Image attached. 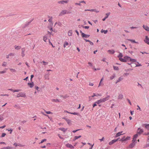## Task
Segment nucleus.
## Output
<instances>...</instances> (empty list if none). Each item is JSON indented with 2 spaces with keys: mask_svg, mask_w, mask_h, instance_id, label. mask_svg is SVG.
<instances>
[{
  "mask_svg": "<svg viewBox=\"0 0 149 149\" xmlns=\"http://www.w3.org/2000/svg\"><path fill=\"white\" fill-rule=\"evenodd\" d=\"M120 61L124 62H131V63L134 62L136 61V59L131 58L129 56H124L123 58H120Z\"/></svg>",
  "mask_w": 149,
  "mask_h": 149,
  "instance_id": "1",
  "label": "nucleus"
},
{
  "mask_svg": "<svg viewBox=\"0 0 149 149\" xmlns=\"http://www.w3.org/2000/svg\"><path fill=\"white\" fill-rule=\"evenodd\" d=\"M109 96H108L107 97L103 98L102 99H100L99 100H97L95 102L97 104H99L102 102H104L108 100L109 99Z\"/></svg>",
  "mask_w": 149,
  "mask_h": 149,
  "instance_id": "2",
  "label": "nucleus"
},
{
  "mask_svg": "<svg viewBox=\"0 0 149 149\" xmlns=\"http://www.w3.org/2000/svg\"><path fill=\"white\" fill-rule=\"evenodd\" d=\"M26 97V95L25 94L22 92L19 93L17 95V97Z\"/></svg>",
  "mask_w": 149,
  "mask_h": 149,
  "instance_id": "3",
  "label": "nucleus"
},
{
  "mask_svg": "<svg viewBox=\"0 0 149 149\" xmlns=\"http://www.w3.org/2000/svg\"><path fill=\"white\" fill-rule=\"evenodd\" d=\"M132 143L130 144L129 146V148H132L134 147L136 143V142H135V141L134 140H132Z\"/></svg>",
  "mask_w": 149,
  "mask_h": 149,
  "instance_id": "4",
  "label": "nucleus"
},
{
  "mask_svg": "<svg viewBox=\"0 0 149 149\" xmlns=\"http://www.w3.org/2000/svg\"><path fill=\"white\" fill-rule=\"evenodd\" d=\"M118 139H114L112 140L111 141H110L109 143V145H111L114 143L116 142V141H118Z\"/></svg>",
  "mask_w": 149,
  "mask_h": 149,
  "instance_id": "5",
  "label": "nucleus"
},
{
  "mask_svg": "<svg viewBox=\"0 0 149 149\" xmlns=\"http://www.w3.org/2000/svg\"><path fill=\"white\" fill-rule=\"evenodd\" d=\"M144 41L145 42L149 45V38L148 36H146L145 39L144 40Z\"/></svg>",
  "mask_w": 149,
  "mask_h": 149,
  "instance_id": "6",
  "label": "nucleus"
},
{
  "mask_svg": "<svg viewBox=\"0 0 149 149\" xmlns=\"http://www.w3.org/2000/svg\"><path fill=\"white\" fill-rule=\"evenodd\" d=\"M143 132V130L142 129L139 128L137 130V134H140Z\"/></svg>",
  "mask_w": 149,
  "mask_h": 149,
  "instance_id": "7",
  "label": "nucleus"
},
{
  "mask_svg": "<svg viewBox=\"0 0 149 149\" xmlns=\"http://www.w3.org/2000/svg\"><path fill=\"white\" fill-rule=\"evenodd\" d=\"M66 146L71 149H73L74 148V146H73L72 145L69 143L66 144Z\"/></svg>",
  "mask_w": 149,
  "mask_h": 149,
  "instance_id": "8",
  "label": "nucleus"
},
{
  "mask_svg": "<svg viewBox=\"0 0 149 149\" xmlns=\"http://www.w3.org/2000/svg\"><path fill=\"white\" fill-rule=\"evenodd\" d=\"M68 13L67 12V11L66 10H62L60 13L61 15H65L66 13Z\"/></svg>",
  "mask_w": 149,
  "mask_h": 149,
  "instance_id": "9",
  "label": "nucleus"
},
{
  "mask_svg": "<svg viewBox=\"0 0 149 149\" xmlns=\"http://www.w3.org/2000/svg\"><path fill=\"white\" fill-rule=\"evenodd\" d=\"M1 149H15L14 148L12 147L9 146L4 147L1 148Z\"/></svg>",
  "mask_w": 149,
  "mask_h": 149,
  "instance_id": "10",
  "label": "nucleus"
},
{
  "mask_svg": "<svg viewBox=\"0 0 149 149\" xmlns=\"http://www.w3.org/2000/svg\"><path fill=\"white\" fill-rule=\"evenodd\" d=\"M65 119L67 123L69 125H70L72 124V121L71 120L68 119L67 118H65Z\"/></svg>",
  "mask_w": 149,
  "mask_h": 149,
  "instance_id": "11",
  "label": "nucleus"
},
{
  "mask_svg": "<svg viewBox=\"0 0 149 149\" xmlns=\"http://www.w3.org/2000/svg\"><path fill=\"white\" fill-rule=\"evenodd\" d=\"M89 35L86 34L84 33H82V36L83 38H88L89 37Z\"/></svg>",
  "mask_w": 149,
  "mask_h": 149,
  "instance_id": "12",
  "label": "nucleus"
},
{
  "mask_svg": "<svg viewBox=\"0 0 149 149\" xmlns=\"http://www.w3.org/2000/svg\"><path fill=\"white\" fill-rule=\"evenodd\" d=\"M81 135L79 136H75L73 139V141H74L77 139L81 138Z\"/></svg>",
  "mask_w": 149,
  "mask_h": 149,
  "instance_id": "13",
  "label": "nucleus"
},
{
  "mask_svg": "<svg viewBox=\"0 0 149 149\" xmlns=\"http://www.w3.org/2000/svg\"><path fill=\"white\" fill-rule=\"evenodd\" d=\"M143 27L147 31H149V27L147 26H145L143 25Z\"/></svg>",
  "mask_w": 149,
  "mask_h": 149,
  "instance_id": "14",
  "label": "nucleus"
},
{
  "mask_svg": "<svg viewBox=\"0 0 149 149\" xmlns=\"http://www.w3.org/2000/svg\"><path fill=\"white\" fill-rule=\"evenodd\" d=\"M110 13H107L106 14V16L102 19V20L103 21H104L109 16V15Z\"/></svg>",
  "mask_w": 149,
  "mask_h": 149,
  "instance_id": "15",
  "label": "nucleus"
},
{
  "mask_svg": "<svg viewBox=\"0 0 149 149\" xmlns=\"http://www.w3.org/2000/svg\"><path fill=\"white\" fill-rule=\"evenodd\" d=\"M59 129L62 131L63 132H65L67 130V128H59Z\"/></svg>",
  "mask_w": 149,
  "mask_h": 149,
  "instance_id": "16",
  "label": "nucleus"
},
{
  "mask_svg": "<svg viewBox=\"0 0 149 149\" xmlns=\"http://www.w3.org/2000/svg\"><path fill=\"white\" fill-rule=\"evenodd\" d=\"M138 134H135L133 137V140H134L135 141H136V138L138 137Z\"/></svg>",
  "mask_w": 149,
  "mask_h": 149,
  "instance_id": "17",
  "label": "nucleus"
},
{
  "mask_svg": "<svg viewBox=\"0 0 149 149\" xmlns=\"http://www.w3.org/2000/svg\"><path fill=\"white\" fill-rule=\"evenodd\" d=\"M69 43L67 42V41H65L64 42V44H63V47L65 48L66 47V46H68L69 45Z\"/></svg>",
  "mask_w": 149,
  "mask_h": 149,
  "instance_id": "18",
  "label": "nucleus"
},
{
  "mask_svg": "<svg viewBox=\"0 0 149 149\" xmlns=\"http://www.w3.org/2000/svg\"><path fill=\"white\" fill-rule=\"evenodd\" d=\"M28 85L30 88H32L34 86L33 83V82L32 83H28Z\"/></svg>",
  "mask_w": 149,
  "mask_h": 149,
  "instance_id": "19",
  "label": "nucleus"
},
{
  "mask_svg": "<svg viewBox=\"0 0 149 149\" xmlns=\"http://www.w3.org/2000/svg\"><path fill=\"white\" fill-rule=\"evenodd\" d=\"M108 52L110 54H113L114 53L115 51L113 50H109Z\"/></svg>",
  "mask_w": 149,
  "mask_h": 149,
  "instance_id": "20",
  "label": "nucleus"
},
{
  "mask_svg": "<svg viewBox=\"0 0 149 149\" xmlns=\"http://www.w3.org/2000/svg\"><path fill=\"white\" fill-rule=\"evenodd\" d=\"M123 132L122 131L121 132H119L118 133H117L116 134V137H118V136H120L121 135L123 134H121Z\"/></svg>",
  "mask_w": 149,
  "mask_h": 149,
  "instance_id": "21",
  "label": "nucleus"
},
{
  "mask_svg": "<svg viewBox=\"0 0 149 149\" xmlns=\"http://www.w3.org/2000/svg\"><path fill=\"white\" fill-rule=\"evenodd\" d=\"M72 30H70L68 32V35L69 36H72Z\"/></svg>",
  "mask_w": 149,
  "mask_h": 149,
  "instance_id": "22",
  "label": "nucleus"
},
{
  "mask_svg": "<svg viewBox=\"0 0 149 149\" xmlns=\"http://www.w3.org/2000/svg\"><path fill=\"white\" fill-rule=\"evenodd\" d=\"M51 101L52 102H59V100L57 99H52L51 100Z\"/></svg>",
  "mask_w": 149,
  "mask_h": 149,
  "instance_id": "23",
  "label": "nucleus"
},
{
  "mask_svg": "<svg viewBox=\"0 0 149 149\" xmlns=\"http://www.w3.org/2000/svg\"><path fill=\"white\" fill-rule=\"evenodd\" d=\"M68 2V1H60L58 2V3H61L62 4H63L64 3H67Z\"/></svg>",
  "mask_w": 149,
  "mask_h": 149,
  "instance_id": "24",
  "label": "nucleus"
},
{
  "mask_svg": "<svg viewBox=\"0 0 149 149\" xmlns=\"http://www.w3.org/2000/svg\"><path fill=\"white\" fill-rule=\"evenodd\" d=\"M123 56V55L121 53H120L119 55L118 56V57L119 58V59L120 60V58H122V57Z\"/></svg>",
  "mask_w": 149,
  "mask_h": 149,
  "instance_id": "25",
  "label": "nucleus"
},
{
  "mask_svg": "<svg viewBox=\"0 0 149 149\" xmlns=\"http://www.w3.org/2000/svg\"><path fill=\"white\" fill-rule=\"evenodd\" d=\"M123 79V78L122 77H120L117 80L116 83L121 81Z\"/></svg>",
  "mask_w": 149,
  "mask_h": 149,
  "instance_id": "26",
  "label": "nucleus"
},
{
  "mask_svg": "<svg viewBox=\"0 0 149 149\" xmlns=\"http://www.w3.org/2000/svg\"><path fill=\"white\" fill-rule=\"evenodd\" d=\"M15 47L16 49L19 50L21 48V47L20 46H15Z\"/></svg>",
  "mask_w": 149,
  "mask_h": 149,
  "instance_id": "27",
  "label": "nucleus"
},
{
  "mask_svg": "<svg viewBox=\"0 0 149 149\" xmlns=\"http://www.w3.org/2000/svg\"><path fill=\"white\" fill-rule=\"evenodd\" d=\"M9 70L10 71L12 72H16V70L13 68H10Z\"/></svg>",
  "mask_w": 149,
  "mask_h": 149,
  "instance_id": "28",
  "label": "nucleus"
},
{
  "mask_svg": "<svg viewBox=\"0 0 149 149\" xmlns=\"http://www.w3.org/2000/svg\"><path fill=\"white\" fill-rule=\"evenodd\" d=\"M128 40L131 41V42L138 44V42L135 41L134 40H131V39H128Z\"/></svg>",
  "mask_w": 149,
  "mask_h": 149,
  "instance_id": "29",
  "label": "nucleus"
},
{
  "mask_svg": "<svg viewBox=\"0 0 149 149\" xmlns=\"http://www.w3.org/2000/svg\"><path fill=\"white\" fill-rule=\"evenodd\" d=\"M88 144L90 146V148H89V149H92L93 148V147L94 146V144H91L90 143H88Z\"/></svg>",
  "mask_w": 149,
  "mask_h": 149,
  "instance_id": "30",
  "label": "nucleus"
},
{
  "mask_svg": "<svg viewBox=\"0 0 149 149\" xmlns=\"http://www.w3.org/2000/svg\"><path fill=\"white\" fill-rule=\"evenodd\" d=\"M125 136H124L122 138V139H120L119 140V141H121L122 142H123L125 141Z\"/></svg>",
  "mask_w": 149,
  "mask_h": 149,
  "instance_id": "31",
  "label": "nucleus"
},
{
  "mask_svg": "<svg viewBox=\"0 0 149 149\" xmlns=\"http://www.w3.org/2000/svg\"><path fill=\"white\" fill-rule=\"evenodd\" d=\"M144 125L145 127L148 130H149V124H145Z\"/></svg>",
  "mask_w": 149,
  "mask_h": 149,
  "instance_id": "32",
  "label": "nucleus"
},
{
  "mask_svg": "<svg viewBox=\"0 0 149 149\" xmlns=\"http://www.w3.org/2000/svg\"><path fill=\"white\" fill-rule=\"evenodd\" d=\"M43 40L45 42H47V38L46 36H45L43 37Z\"/></svg>",
  "mask_w": 149,
  "mask_h": 149,
  "instance_id": "33",
  "label": "nucleus"
},
{
  "mask_svg": "<svg viewBox=\"0 0 149 149\" xmlns=\"http://www.w3.org/2000/svg\"><path fill=\"white\" fill-rule=\"evenodd\" d=\"M108 31L106 30H104L103 29H102L101 30V33H104V34H106L107 33V32Z\"/></svg>",
  "mask_w": 149,
  "mask_h": 149,
  "instance_id": "34",
  "label": "nucleus"
},
{
  "mask_svg": "<svg viewBox=\"0 0 149 149\" xmlns=\"http://www.w3.org/2000/svg\"><path fill=\"white\" fill-rule=\"evenodd\" d=\"M131 138L130 136H128L126 137L125 139V141L129 140Z\"/></svg>",
  "mask_w": 149,
  "mask_h": 149,
  "instance_id": "35",
  "label": "nucleus"
},
{
  "mask_svg": "<svg viewBox=\"0 0 149 149\" xmlns=\"http://www.w3.org/2000/svg\"><path fill=\"white\" fill-rule=\"evenodd\" d=\"M123 98V95H120L118 97V98L119 99H121Z\"/></svg>",
  "mask_w": 149,
  "mask_h": 149,
  "instance_id": "36",
  "label": "nucleus"
},
{
  "mask_svg": "<svg viewBox=\"0 0 149 149\" xmlns=\"http://www.w3.org/2000/svg\"><path fill=\"white\" fill-rule=\"evenodd\" d=\"M45 111L47 114H52V113L50 111H47L46 110H45Z\"/></svg>",
  "mask_w": 149,
  "mask_h": 149,
  "instance_id": "37",
  "label": "nucleus"
},
{
  "mask_svg": "<svg viewBox=\"0 0 149 149\" xmlns=\"http://www.w3.org/2000/svg\"><path fill=\"white\" fill-rule=\"evenodd\" d=\"M4 119V118L2 116L0 115V121H1Z\"/></svg>",
  "mask_w": 149,
  "mask_h": 149,
  "instance_id": "38",
  "label": "nucleus"
},
{
  "mask_svg": "<svg viewBox=\"0 0 149 149\" xmlns=\"http://www.w3.org/2000/svg\"><path fill=\"white\" fill-rule=\"evenodd\" d=\"M50 17V18L48 20V21L50 22H52V17Z\"/></svg>",
  "mask_w": 149,
  "mask_h": 149,
  "instance_id": "39",
  "label": "nucleus"
},
{
  "mask_svg": "<svg viewBox=\"0 0 149 149\" xmlns=\"http://www.w3.org/2000/svg\"><path fill=\"white\" fill-rule=\"evenodd\" d=\"M69 113L73 114L74 115H78V113L77 112H74V113Z\"/></svg>",
  "mask_w": 149,
  "mask_h": 149,
  "instance_id": "40",
  "label": "nucleus"
},
{
  "mask_svg": "<svg viewBox=\"0 0 149 149\" xmlns=\"http://www.w3.org/2000/svg\"><path fill=\"white\" fill-rule=\"evenodd\" d=\"M115 77V75L114 74H113V75H112L110 77V80H112L113 78H114Z\"/></svg>",
  "mask_w": 149,
  "mask_h": 149,
  "instance_id": "41",
  "label": "nucleus"
},
{
  "mask_svg": "<svg viewBox=\"0 0 149 149\" xmlns=\"http://www.w3.org/2000/svg\"><path fill=\"white\" fill-rule=\"evenodd\" d=\"M91 11H92V12L94 11L96 13H98L99 12V11H97L96 10L94 9H91Z\"/></svg>",
  "mask_w": 149,
  "mask_h": 149,
  "instance_id": "42",
  "label": "nucleus"
},
{
  "mask_svg": "<svg viewBox=\"0 0 149 149\" xmlns=\"http://www.w3.org/2000/svg\"><path fill=\"white\" fill-rule=\"evenodd\" d=\"M113 68L114 70H118V68L117 66H114Z\"/></svg>",
  "mask_w": 149,
  "mask_h": 149,
  "instance_id": "43",
  "label": "nucleus"
},
{
  "mask_svg": "<svg viewBox=\"0 0 149 149\" xmlns=\"http://www.w3.org/2000/svg\"><path fill=\"white\" fill-rule=\"evenodd\" d=\"M7 130L8 131H9L10 132V134H11L13 131V130L12 129H7Z\"/></svg>",
  "mask_w": 149,
  "mask_h": 149,
  "instance_id": "44",
  "label": "nucleus"
},
{
  "mask_svg": "<svg viewBox=\"0 0 149 149\" xmlns=\"http://www.w3.org/2000/svg\"><path fill=\"white\" fill-rule=\"evenodd\" d=\"M46 139H45L42 140L41 142L39 143H42L46 141Z\"/></svg>",
  "mask_w": 149,
  "mask_h": 149,
  "instance_id": "45",
  "label": "nucleus"
},
{
  "mask_svg": "<svg viewBox=\"0 0 149 149\" xmlns=\"http://www.w3.org/2000/svg\"><path fill=\"white\" fill-rule=\"evenodd\" d=\"M88 64L91 67H92L93 66L92 63L90 62H88Z\"/></svg>",
  "mask_w": 149,
  "mask_h": 149,
  "instance_id": "46",
  "label": "nucleus"
},
{
  "mask_svg": "<svg viewBox=\"0 0 149 149\" xmlns=\"http://www.w3.org/2000/svg\"><path fill=\"white\" fill-rule=\"evenodd\" d=\"M103 80V78H102L101 80H100V83L99 84V86H98V87H99L100 85H101V83H102V81Z\"/></svg>",
  "mask_w": 149,
  "mask_h": 149,
  "instance_id": "47",
  "label": "nucleus"
},
{
  "mask_svg": "<svg viewBox=\"0 0 149 149\" xmlns=\"http://www.w3.org/2000/svg\"><path fill=\"white\" fill-rule=\"evenodd\" d=\"M6 65H7V63L5 62H3V64H2V65L3 66H5Z\"/></svg>",
  "mask_w": 149,
  "mask_h": 149,
  "instance_id": "48",
  "label": "nucleus"
},
{
  "mask_svg": "<svg viewBox=\"0 0 149 149\" xmlns=\"http://www.w3.org/2000/svg\"><path fill=\"white\" fill-rule=\"evenodd\" d=\"M42 62L43 63V65H47L48 64V62H45L44 61H42Z\"/></svg>",
  "mask_w": 149,
  "mask_h": 149,
  "instance_id": "49",
  "label": "nucleus"
},
{
  "mask_svg": "<svg viewBox=\"0 0 149 149\" xmlns=\"http://www.w3.org/2000/svg\"><path fill=\"white\" fill-rule=\"evenodd\" d=\"M20 91V89H17L13 91V92H18Z\"/></svg>",
  "mask_w": 149,
  "mask_h": 149,
  "instance_id": "50",
  "label": "nucleus"
},
{
  "mask_svg": "<svg viewBox=\"0 0 149 149\" xmlns=\"http://www.w3.org/2000/svg\"><path fill=\"white\" fill-rule=\"evenodd\" d=\"M6 135V134L5 133H3L1 135V137H3L5 136Z\"/></svg>",
  "mask_w": 149,
  "mask_h": 149,
  "instance_id": "51",
  "label": "nucleus"
},
{
  "mask_svg": "<svg viewBox=\"0 0 149 149\" xmlns=\"http://www.w3.org/2000/svg\"><path fill=\"white\" fill-rule=\"evenodd\" d=\"M6 72V71H0V74H3L5 73Z\"/></svg>",
  "mask_w": 149,
  "mask_h": 149,
  "instance_id": "52",
  "label": "nucleus"
},
{
  "mask_svg": "<svg viewBox=\"0 0 149 149\" xmlns=\"http://www.w3.org/2000/svg\"><path fill=\"white\" fill-rule=\"evenodd\" d=\"M83 27L86 29H88L89 28V27L87 26H83Z\"/></svg>",
  "mask_w": 149,
  "mask_h": 149,
  "instance_id": "53",
  "label": "nucleus"
},
{
  "mask_svg": "<svg viewBox=\"0 0 149 149\" xmlns=\"http://www.w3.org/2000/svg\"><path fill=\"white\" fill-rule=\"evenodd\" d=\"M22 53H24L25 49L24 48H23L22 49Z\"/></svg>",
  "mask_w": 149,
  "mask_h": 149,
  "instance_id": "54",
  "label": "nucleus"
},
{
  "mask_svg": "<svg viewBox=\"0 0 149 149\" xmlns=\"http://www.w3.org/2000/svg\"><path fill=\"white\" fill-rule=\"evenodd\" d=\"M137 63L138 64V65H136V67H138V66H141V65L140 64V63H139L137 62Z\"/></svg>",
  "mask_w": 149,
  "mask_h": 149,
  "instance_id": "55",
  "label": "nucleus"
},
{
  "mask_svg": "<svg viewBox=\"0 0 149 149\" xmlns=\"http://www.w3.org/2000/svg\"><path fill=\"white\" fill-rule=\"evenodd\" d=\"M13 145L15 146V147H17V146H18V144H17V143H15L13 144Z\"/></svg>",
  "mask_w": 149,
  "mask_h": 149,
  "instance_id": "56",
  "label": "nucleus"
},
{
  "mask_svg": "<svg viewBox=\"0 0 149 149\" xmlns=\"http://www.w3.org/2000/svg\"><path fill=\"white\" fill-rule=\"evenodd\" d=\"M128 101V102H129V103L130 104V105H132V103L130 101V100L129 99H127V100Z\"/></svg>",
  "mask_w": 149,
  "mask_h": 149,
  "instance_id": "57",
  "label": "nucleus"
},
{
  "mask_svg": "<svg viewBox=\"0 0 149 149\" xmlns=\"http://www.w3.org/2000/svg\"><path fill=\"white\" fill-rule=\"evenodd\" d=\"M94 85V84L93 83H90L89 84V85L90 86H93Z\"/></svg>",
  "mask_w": 149,
  "mask_h": 149,
  "instance_id": "58",
  "label": "nucleus"
},
{
  "mask_svg": "<svg viewBox=\"0 0 149 149\" xmlns=\"http://www.w3.org/2000/svg\"><path fill=\"white\" fill-rule=\"evenodd\" d=\"M104 137H103L102 139H99L100 140V141L101 142V141H103V140L104 139Z\"/></svg>",
  "mask_w": 149,
  "mask_h": 149,
  "instance_id": "59",
  "label": "nucleus"
},
{
  "mask_svg": "<svg viewBox=\"0 0 149 149\" xmlns=\"http://www.w3.org/2000/svg\"><path fill=\"white\" fill-rule=\"evenodd\" d=\"M97 103H95H95H94V104H93V107H95V106H97V104H96Z\"/></svg>",
  "mask_w": 149,
  "mask_h": 149,
  "instance_id": "60",
  "label": "nucleus"
},
{
  "mask_svg": "<svg viewBox=\"0 0 149 149\" xmlns=\"http://www.w3.org/2000/svg\"><path fill=\"white\" fill-rule=\"evenodd\" d=\"M41 113H42V114H43V115H44V116H47V117H48V116H49L48 115H46V114H44V113L43 112H41Z\"/></svg>",
  "mask_w": 149,
  "mask_h": 149,
  "instance_id": "61",
  "label": "nucleus"
},
{
  "mask_svg": "<svg viewBox=\"0 0 149 149\" xmlns=\"http://www.w3.org/2000/svg\"><path fill=\"white\" fill-rule=\"evenodd\" d=\"M9 56H13L14 55V54L13 53H10L9 54Z\"/></svg>",
  "mask_w": 149,
  "mask_h": 149,
  "instance_id": "62",
  "label": "nucleus"
},
{
  "mask_svg": "<svg viewBox=\"0 0 149 149\" xmlns=\"http://www.w3.org/2000/svg\"><path fill=\"white\" fill-rule=\"evenodd\" d=\"M25 56L24 53H22V57H24Z\"/></svg>",
  "mask_w": 149,
  "mask_h": 149,
  "instance_id": "63",
  "label": "nucleus"
},
{
  "mask_svg": "<svg viewBox=\"0 0 149 149\" xmlns=\"http://www.w3.org/2000/svg\"><path fill=\"white\" fill-rule=\"evenodd\" d=\"M137 107H138V108L137 109V110L139 109V110L140 111H141V109L140 107L138 105H137Z\"/></svg>",
  "mask_w": 149,
  "mask_h": 149,
  "instance_id": "64",
  "label": "nucleus"
}]
</instances>
